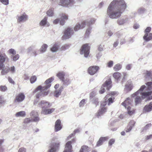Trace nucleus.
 <instances>
[{"instance_id": "f257e3e1", "label": "nucleus", "mask_w": 152, "mask_h": 152, "mask_svg": "<svg viewBox=\"0 0 152 152\" xmlns=\"http://www.w3.org/2000/svg\"><path fill=\"white\" fill-rule=\"evenodd\" d=\"M126 7L124 0H113L107 9V15L110 18L118 19L121 16Z\"/></svg>"}, {"instance_id": "f03ea898", "label": "nucleus", "mask_w": 152, "mask_h": 152, "mask_svg": "<svg viewBox=\"0 0 152 152\" xmlns=\"http://www.w3.org/2000/svg\"><path fill=\"white\" fill-rule=\"evenodd\" d=\"M54 79L53 77H52L46 80L45 82V85L43 87L41 86H38L34 91V93H36V97L39 98L41 96H45L48 95V91H45L51 86L50 84Z\"/></svg>"}, {"instance_id": "7ed1b4c3", "label": "nucleus", "mask_w": 152, "mask_h": 152, "mask_svg": "<svg viewBox=\"0 0 152 152\" xmlns=\"http://www.w3.org/2000/svg\"><path fill=\"white\" fill-rule=\"evenodd\" d=\"M145 87V85L142 86L138 91L132 95V97H136L134 99V102L136 105L141 103L142 98H145L151 94V92H142Z\"/></svg>"}, {"instance_id": "20e7f679", "label": "nucleus", "mask_w": 152, "mask_h": 152, "mask_svg": "<svg viewBox=\"0 0 152 152\" xmlns=\"http://www.w3.org/2000/svg\"><path fill=\"white\" fill-rule=\"evenodd\" d=\"M107 96H106L104 98L105 101L102 102L101 103L100 109L99 110L97 114V116L98 118L100 115L103 114L106 112L107 107L105 106H106L107 102H108V104L109 105L113 102L114 100V98L113 97L109 98L107 100Z\"/></svg>"}, {"instance_id": "39448f33", "label": "nucleus", "mask_w": 152, "mask_h": 152, "mask_svg": "<svg viewBox=\"0 0 152 152\" xmlns=\"http://www.w3.org/2000/svg\"><path fill=\"white\" fill-rule=\"evenodd\" d=\"M144 77L149 82L145 84L147 86L148 89L150 91L152 89V71L146 70L144 73Z\"/></svg>"}, {"instance_id": "423d86ee", "label": "nucleus", "mask_w": 152, "mask_h": 152, "mask_svg": "<svg viewBox=\"0 0 152 152\" xmlns=\"http://www.w3.org/2000/svg\"><path fill=\"white\" fill-rule=\"evenodd\" d=\"M132 101L129 98H127L121 104L126 108H127L128 113L130 115H131L134 113V110L132 109L130 105L131 104Z\"/></svg>"}, {"instance_id": "0eeeda50", "label": "nucleus", "mask_w": 152, "mask_h": 152, "mask_svg": "<svg viewBox=\"0 0 152 152\" xmlns=\"http://www.w3.org/2000/svg\"><path fill=\"white\" fill-rule=\"evenodd\" d=\"M112 81L111 79L110 78L107 80L105 81L101 88V90L99 91L100 94H102L105 91V88L107 90H109L112 87Z\"/></svg>"}, {"instance_id": "6e6552de", "label": "nucleus", "mask_w": 152, "mask_h": 152, "mask_svg": "<svg viewBox=\"0 0 152 152\" xmlns=\"http://www.w3.org/2000/svg\"><path fill=\"white\" fill-rule=\"evenodd\" d=\"M75 4L74 0H59V5L64 7H72Z\"/></svg>"}, {"instance_id": "1a4fd4ad", "label": "nucleus", "mask_w": 152, "mask_h": 152, "mask_svg": "<svg viewBox=\"0 0 152 152\" xmlns=\"http://www.w3.org/2000/svg\"><path fill=\"white\" fill-rule=\"evenodd\" d=\"M90 47L87 44L83 45L80 49V53L81 54H84L85 57H88L89 53Z\"/></svg>"}, {"instance_id": "9d476101", "label": "nucleus", "mask_w": 152, "mask_h": 152, "mask_svg": "<svg viewBox=\"0 0 152 152\" xmlns=\"http://www.w3.org/2000/svg\"><path fill=\"white\" fill-rule=\"evenodd\" d=\"M73 33L72 28L68 27L65 29L64 32V35L62 37V39H66L69 38Z\"/></svg>"}, {"instance_id": "9b49d317", "label": "nucleus", "mask_w": 152, "mask_h": 152, "mask_svg": "<svg viewBox=\"0 0 152 152\" xmlns=\"http://www.w3.org/2000/svg\"><path fill=\"white\" fill-rule=\"evenodd\" d=\"M9 58L5 53L0 54V69L4 66V63L9 61Z\"/></svg>"}, {"instance_id": "f8f14e48", "label": "nucleus", "mask_w": 152, "mask_h": 152, "mask_svg": "<svg viewBox=\"0 0 152 152\" xmlns=\"http://www.w3.org/2000/svg\"><path fill=\"white\" fill-rule=\"evenodd\" d=\"M59 146V143H53L51 144L49 146L48 152H57Z\"/></svg>"}, {"instance_id": "ddd939ff", "label": "nucleus", "mask_w": 152, "mask_h": 152, "mask_svg": "<svg viewBox=\"0 0 152 152\" xmlns=\"http://www.w3.org/2000/svg\"><path fill=\"white\" fill-rule=\"evenodd\" d=\"M17 18L18 23H23L28 20V16L25 13H24L20 16H17Z\"/></svg>"}, {"instance_id": "4468645a", "label": "nucleus", "mask_w": 152, "mask_h": 152, "mask_svg": "<svg viewBox=\"0 0 152 152\" xmlns=\"http://www.w3.org/2000/svg\"><path fill=\"white\" fill-rule=\"evenodd\" d=\"M98 66H93L90 67L88 69V72L89 74L91 75H93L96 73L99 69Z\"/></svg>"}, {"instance_id": "2eb2a0df", "label": "nucleus", "mask_w": 152, "mask_h": 152, "mask_svg": "<svg viewBox=\"0 0 152 152\" xmlns=\"http://www.w3.org/2000/svg\"><path fill=\"white\" fill-rule=\"evenodd\" d=\"M129 19L127 16H124L123 18L118 19L117 21V23L120 25H123L128 22Z\"/></svg>"}, {"instance_id": "dca6fc26", "label": "nucleus", "mask_w": 152, "mask_h": 152, "mask_svg": "<svg viewBox=\"0 0 152 152\" xmlns=\"http://www.w3.org/2000/svg\"><path fill=\"white\" fill-rule=\"evenodd\" d=\"M38 105L42 108V109L49 108L51 106L49 102L44 100L41 101L39 103Z\"/></svg>"}, {"instance_id": "f3484780", "label": "nucleus", "mask_w": 152, "mask_h": 152, "mask_svg": "<svg viewBox=\"0 0 152 152\" xmlns=\"http://www.w3.org/2000/svg\"><path fill=\"white\" fill-rule=\"evenodd\" d=\"M115 34L118 38H121L120 44L121 45H122L126 42V41L124 38L125 36L123 35V34L120 32H118L115 33Z\"/></svg>"}, {"instance_id": "a211bd4d", "label": "nucleus", "mask_w": 152, "mask_h": 152, "mask_svg": "<svg viewBox=\"0 0 152 152\" xmlns=\"http://www.w3.org/2000/svg\"><path fill=\"white\" fill-rule=\"evenodd\" d=\"M73 141H74V140H72L71 141L68 142L66 143L65 150L63 152H72V146L71 144Z\"/></svg>"}, {"instance_id": "6ab92c4d", "label": "nucleus", "mask_w": 152, "mask_h": 152, "mask_svg": "<svg viewBox=\"0 0 152 152\" xmlns=\"http://www.w3.org/2000/svg\"><path fill=\"white\" fill-rule=\"evenodd\" d=\"M30 115L33 118V121L37 122L39 120L37 113L34 111H32L30 114Z\"/></svg>"}, {"instance_id": "aec40b11", "label": "nucleus", "mask_w": 152, "mask_h": 152, "mask_svg": "<svg viewBox=\"0 0 152 152\" xmlns=\"http://www.w3.org/2000/svg\"><path fill=\"white\" fill-rule=\"evenodd\" d=\"M135 123V122L134 121H131L129 124L125 129L126 132H130L132 130L133 127L134 126Z\"/></svg>"}, {"instance_id": "412c9836", "label": "nucleus", "mask_w": 152, "mask_h": 152, "mask_svg": "<svg viewBox=\"0 0 152 152\" xmlns=\"http://www.w3.org/2000/svg\"><path fill=\"white\" fill-rule=\"evenodd\" d=\"M25 96L22 93L19 94L16 97L15 101V102H20L23 101L25 99Z\"/></svg>"}, {"instance_id": "4be33fe9", "label": "nucleus", "mask_w": 152, "mask_h": 152, "mask_svg": "<svg viewBox=\"0 0 152 152\" xmlns=\"http://www.w3.org/2000/svg\"><path fill=\"white\" fill-rule=\"evenodd\" d=\"M39 25L41 26H49L50 24L47 21V18L45 17L40 22Z\"/></svg>"}, {"instance_id": "5701e85b", "label": "nucleus", "mask_w": 152, "mask_h": 152, "mask_svg": "<svg viewBox=\"0 0 152 152\" xmlns=\"http://www.w3.org/2000/svg\"><path fill=\"white\" fill-rule=\"evenodd\" d=\"M64 88L63 86H61L58 89L56 90L54 92L53 95L57 98L60 95L62 91Z\"/></svg>"}, {"instance_id": "b1692460", "label": "nucleus", "mask_w": 152, "mask_h": 152, "mask_svg": "<svg viewBox=\"0 0 152 152\" xmlns=\"http://www.w3.org/2000/svg\"><path fill=\"white\" fill-rule=\"evenodd\" d=\"M96 21V19L94 18H91L90 20H86L84 21H83V24H85V26L87 25L90 26L92 24H94Z\"/></svg>"}, {"instance_id": "393cba45", "label": "nucleus", "mask_w": 152, "mask_h": 152, "mask_svg": "<svg viewBox=\"0 0 152 152\" xmlns=\"http://www.w3.org/2000/svg\"><path fill=\"white\" fill-rule=\"evenodd\" d=\"M54 110L55 109L53 108L49 109L45 108L42 110L41 113L44 115L50 114L53 112Z\"/></svg>"}, {"instance_id": "a878e982", "label": "nucleus", "mask_w": 152, "mask_h": 152, "mask_svg": "<svg viewBox=\"0 0 152 152\" xmlns=\"http://www.w3.org/2000/svg\"><path fill=\"white\" fill-rule=\"evenodd\" d=\"M61 124V121L60 120L58 119L56 121L55 124V131H58L61 129L62 126Z\"/></svg>"}, {"instance_id": "bb28decb", "label": "nucleus", "mask_w": 152, "mask_h": 152, "mask_svg": "<svg viewBox=\"0 0 152 152\" xmlns=\"http://www.w3.org/2000/svg\"><path fill=\"white\" fill-rule=\"evenodd\" d=\"M68 19V16L65 14H62L61 17V20L60 23L61 25H63L65 23V20H67Z\"/></svg>"}, {"instance_id": "cd10ccee", "label": "nucleus", "mask_w": 152, "mask_h": 152, "mask_svg": "<svg viewBox=\"0 0 152 152\" xmlns=\"http://www.w3.org/2000/svg\"><path fill=\"white\" fill-rule=\"evenodd\" d=\"M143 39L146 42H148L152 39V33H145L143 37Z\"/></svg>"}, {"instance_id": "c85d7f7f", "label": "nucleus", "mask_w": 152, "mask_h": 152, "mask_svg": "<svg viewBox=\"0 0 152 152\" xmlns=\"http://www.w3.org/2000/svg\"><path fill=\"white\" fill-rule=\"evenodd\" d=\"M108 139L107 137H101L96 144V146H99L101 145L103 142L107 140Z\"/></svg>"}, {"instance_id": "c756f323", "label": "nucleus", "mask_w": 152, "mask_h": 152, "mask_svg": "<svg viewBox=\"0 0 152 152\" xmlns=\"http://www.w3.org/2000/svg\"><path fill=\"white\" fill-rule=\"evenodd\" d=\"M83 22L80 25L79 23H77L74 27V29L75 31H77L80 28H82L85 26V24H82Z\"/></svg>"}, {"instance_id": "7c9ffc66", "label": "nucleus", "mask_w": 152, "mask_h": 152, "mask_svg": "<svg viewBox=\"0 0 152 152\" xmlns=\"http://www.w3.org/2000/svg\"><path fill=\"white\" fill-rule=\"evenodd\" d=\"M90 148L87 145H84L81 147L79 152H89Z\"/></svg>"}, {"instance_id": "2f4dec72", "label": "nucleus", "mask_w": 152, "mask_h": 152, "mask_svg": "<svg viewBox=\"0 0 152 152\" xmlns=\"http://www.w3.org/2000/svg\"><path fill=\"white\" fill-rule=\"evenodd\" d=\"M152 109V102H151L148 105H146L144 107V110L148 112L151 111Z\"/></svg>"}, {"instance_id": "473e14b6", "label": "nucleus", "mask_w": 152, "mask_h": 152, "mask_svg": "<svg viewBox=\"0 0 152 152\" xmlns=\"http://www.w3.org/2000/svg\"><path fill=\"white\" fill-rule=\"evenodd\" d=\"M59 47V46L58 44L55 43L50 48V50L53 52H56L58 50Z\"/></svg>"}, {"instance_id": "72a5a7b5", "label": "nucleus", "mask_w": 152, "mask_h": 152, "mask_svg": "<svg viewBox=\"0 0 152 152\" xmlns=\"http://www.w3.org/2000/svg\"><path fill=\"white\" fill-rule=\"evenodd\" d=\"M65 75V73L63 72H59L56 75L57 77L61 81L64 79Z\"/></svg>"}, {"instance_id": "f704fd0d", "label": "nucleus", "mask_w": 152, "mask_h": 152, "mask_svg": "<svg viewBox=\"0 0 152 152\" xmlns=\"http://www.w3.org/2000/svg\"><path fill=\"white\" fill-rule=\"evenodd\" d=\"M26 115V113L24 111H22L17 113L15 114L16 117H23Z\"/></svg>"}, {"instance_id": "c9c22d12", "label": "nucleus", "mask_w": 152, "mask_h": 152, "mask_svg": "<svg viewBox=\"0 0 152 152\" xmlns=\"http://www.w3.org/2000/svg\"><path fill=\"white\" fill-rule=\"evenodd\" d=\"M113 77H114L117 80V82H118V80L121 77V74L119 72H115L113 74Z\"/></svg>"}, {"instance_id": "e433bc0d", "label": "nucleus", "mask_w": 152, "mask_h": 152, "mask_svg": "<svg viewBox=\"0 0 152 152\" xmlns=\"http://www.w3.org/2000/svg\"><path fill=\"white\" fill-rule=\"evenodd\" d=\"M146 9L144 7H141L138 8L137 10V13L139 15L144 13L146 11Z\"/></svg>"}, {"instance_id": "4c0bfd02", "label": "nucleus", "mask_w": 152, "mask_h": 152, "mask_svg": "<svg viewBox=\"0 0 152 152\" xmlns=\"http://www.w3.org/2000/svg\"><path fill=\"white\" fill-rule=\"evenodd\" d=\"M132 89V86L131 84H126L125 86V91L126 92L130 91Z\"/></svg>"}, {"instance_id": "58836bf2", "label": "nucleus", "mask_w": 152, "mask_h": 152, "mask_svg": "<svg viewBox=\"0 0 152 152\" xmlns=\"http://www.w3.org/2000/svg\"><path fill=\"white\" fill-rule=\"evenodd\" d=\"M54 8H51L47 12V14L49 16H52L54 14Z\"/></svg>"}, {"instance_id": "ea45409f", "label": "nucleus", "mask_w": 152, "mask_h": 152, "mask_svg": "<svg viewBox=\"0 0 152 152\" xmlns=\"http://www.w3.org/2000/svg\"><path fill=\"white\" fill-rule=\"evenodd\" d=\"M122 66L121 64H118L115 65L113 69L115 71H118L121 69Z\"/></svg>"}, {"instance_id": "a19ab883", "label": "nucleus", "mask_w": 152, "mask_h": 152, "mask_svg": "<svg viewBox=\"0 0 152 152\" xmlns=\"http://www.w3.org/2000/svg\"><path fill=\"white\" fill-rule=\"evenodd\" d=\"M48 47V45L46 44H44L42 46L40 50V51L44 53L45 52Z\"/></svg>"}, {"instance_id": "79ce46f5", "label": "nucleus", "mask_w": 152, "mask_h": 152, "mask_svg": "<svg viewBox=\"0 0 152 152\" xmlns=\"http://www.w3.org/2000/svg\"><path fill=\"white\" fill-rule=\"evenodd\" d=\"M10 69L9 68L3 69L1 72V75H4L7 74L9 72Z\"/></svg>"}, {"instance_id": "37998d69", "label": "nucleus", "mask_w": 152, "mask_h": 152, "mask_svg": "<svg viewBox=\"0 0 152 152\" xmlns=\"http://www.w3.org/2000/svg\"><path fill=\"white\" fill-rule=\"evenodd\" d=\"M61 81L63 82L64 84H66L67 85H68L70 83V81L67 78H64V79Z\"/></svg>"}, {"instance_id": "c03bdc74", "label": "nucleus", "mask_w": 152, "mask_h": 152, "mask_svg": "<svg viewBox=\"0 0 152 152\" xmlns=\"http://www.w3.org/2000/svg\"><path fill=\"white\" fill-rule=\"evenodd\" d=\"M19 56L18 54L11 56L10 57L11 59H12L13 61H15L18 60L19 59Z\"/></svg>"}, {"instance_id": "a18cd8bd", "label": "nucleus", "mask_w": 152, "mask_h": 152, "mask_svg": "<svg viewBox=\"0 0 152 152\" xmlns=\"http://www.w3.org/2000/svg\"><path fill=\"white\" fill-rule=\"evenodd\" d=\"M91 101L93 102L94 104H95V106L96 107L98 104L99 103L98 99L96 98H94L91 99Z\"/></svg>"}, {"instance_id": "49530a36", "label": "nucleus", "mask_w": 152, "mask_h": 152, "mask_svg": "<svg viewBox=\"0 0 152 152\" xmlns=\"http://www.w3.org/2000/svg\"><path fill=\"white\" fill-rule=\"evenodd\" d=\"M151 126V123L146 125L143 128L142 131H145L149 129Z\"/></svg>"}, {"instance_id": "de8ad7c7", "label": "nucleus", "mask_w": 152, "mask_h": 152, "mask_svg": "<svg viewBox=\"0 0 152 152\" xmlns=\"http://www.w3.org/2000/svg\"><path fill=\"white\" fill-rule=\"evenodd\" d=\"M36 48V46L35 45H32L31 46L28 48L27 49L28 52H29L31 51H32Z\"/></svg>"}, {"instance_id": "09e8293b", "label": "nucleus", "mask_w": 152, "mask_h": 152, "mask_svg": "<svg viewBox=\"0 0 152 152\" xmlns=\"http://www.w3.org/2000/svg\"><path fill=\"white\" fill-rule=\"evenodd\" d=\"M69 48V46L67 45H64L62 46L60 48L61 50H65Z\"/></svg>"}, {"instance_id": "8fccbe9b", "label": "nucleus", "mask_w": 152, "mask_h": 152, "mask_svg": "<svg viewBox=\"0 0 152 152\" xmlns=\"http://www.w3.org/2000/svg\"><path fill=\"white\" fill-rule=\"evenodd\" d=\"M7 89V87L5 86H0V90L2 92H5Z\"/></svg>"}, {"instance_id": "3c124183", "label": "nucleus", "mask_w": 152, "mask_h": 152, "mask_svg": "<svg viewBox=\"0 0 152 152\" xmlns=\"http://www.w3.org/2000/svg\"><path fill=\"white\" fill-rule=\"evenodd\" d=\"M86 102V100L85 99H83L79 103V105L80 107L83 106Z\"/></svg>"}, {"instance_id": "603ef678", "label": "nucleus", "mask_w": 152, "mask_h": 152, "mask_svg": "<svg viewBox=\"0 0 152 152\" xmlns=\"http://www.w3.org/2000/svg\"><path fill=\"white\" fill-rule=\"evenodd\" d=\"M36 80L37 77L35 76H34L32 77L30 79L31 83H34Z\"/></svg>"}, {"instance_id": "864d4df0", "label": "nucleus", "mask_w": 152, "mask_h": 152, "mask_svg": "<svg viewBox=\"0 0 152 152\" xmlns=\"http://www.w3.org/2000/svg\"><path fill=\"white\" fill-rule=\"evenodd\" d=\"M91 28L90 26H89V27L87 29L86 32V36H88L89 35V34L91 32Z\"/></svg>"}, {"instance_id": "5fc2aeb1", "label": "nucleus", "mask_w": 152, "mask_h": 152, "mask_svg": "<svg viewBox=\"0 0 152 152\" xmlns=\"http://www.w3.org/2000/svg\"><path fill=\"white\" fill-rule=\"evenodd\" d=\"M9 52L10 53L13 55H15L16 54V51L15 50L13 49H10L9 50Z\"/></svg>"}, {"instance_id": "6e6d98bb", "label": "nucleus", "mask_w": 152, "mask_h": 152, "mask_svg": "<svg viewBox=\"0 0 152 152\" xmlns=\"http://www.w3.org/2000/svg\"><path fill=\"white\" fill-rule=\"evenodd\" d=\"M32 121V120L30 118H26L24 120V123L25 124H28Z\"/></svg>"}, {"instance_id": "4d7b16f0", "label": "nucleus", "mask_w": 152, "mask_h": 152, "mask_svg": "<svg viewBox=\"0 0 152 152\" xmlns=\"http://www.w3.org/2000/svg\"><path fill=\"white\" fill-rule=\"evenodd\" d=\"M0 1L5 5H7L9 4V0H0Z\"/></svg>"}, {"instance_id": "13d9d810", "label": "nucleus", "mask_w": 152, "mask_h": 152, "mask_svg": "<svg viewBox=\"0 0 152 152\" xmlns=\"http://www.w3.org/2000/svg\"><path fill=\"white\" fill-rule=\"evenodd\" d=\"M113 61H110L107 63V66L109 67H111L113 66Z\"/></svg>"}, {"instance_id": "bf43d9fd", "label": "nucleus", "mask_w": 152, "mask_h": 152, "mask_svg": "<svg viewBox=\"0 0 152 152\" xmlns=\"http://www.w3.org/2000/svg\"><path fill=\"white\" fill-rule=\"evenodd\" d=\"M104 47V45H100L98 48V50L99 51H102L103 50V48Z\"/></svg>"}, {"instance_id": "052dcab7", "label": "nucleus", "mask_w": 152, "mask_h": 152, "mask_svg": "<svg viewBox=\"0 0 152 152\" xmlns=\"http://www.w3.org/2000/svg\"><path fill=\"white\" fill-rule=\"evenodd\" d=\"M115 140L113 139H110L109 142V145H112L115 142Z\"/></svg>"}, {"instance_id": "680f3d73", "label": "nucleus", "mask_w": 152, "mask_h": 152, "mask_svg": "<svg viewBox=\"0 0 152 152\" xmlns=\"http://www.w3.org/2000/svg\"><path fill=\"white\" fill-rule=\"evenodd\" d=\"M104 2H103V1L101 2L98 5V7L99 9H101L103 7V6H104Z\"/></svg>"}, {"instance_id": "e2e57ef3", "label": "nucleus", "mask_w": 152, "mask_h": 152, "mask_svg": "<svg viewBox=\"0 0 152 152\" xmlns=\"http://www.w3.org/2000/svg\"><path fill=\"white\" fill-rule=\"evenodd\" d=\"M151 28L150 27H147L145 31V33H148L151 31Z\"/></svg>"}, {"instance_id": "0e129e2a", "label": "nucleus", "mask_w": 152, "mask_h": 152, "mask_svg": "<svg viewBox=\"0 0 152 152\" xmlns=\"http://www.w3.org/2000/svg\"><path fill=\"white\" fill-rule=\"evenodd\" d=\"M150 139H151L152 140V134L145 136V140H148Z\"/></svg>"}, {"instance_id": "69168bd1", "label": "nucleus", "mask_w": 152, "mask_h": 152, "mask_svg": "<svg viewBox=\"0 0 152 152\" xmlns=\"http://www.w3.org/2000/svg\"><path fill=\"white\" fill-rule=\"evenodd\" d=\"M18 152H26V149L23 148H20Z\"/></svg>"}, {"instance_id": "338daca9", "label": "nucleus", "mask_w": 152, "mask_h": 152, "mask_svg": "<svg viewBox=\"0 0 152 152\" xmlns=\"http://www.w3.org/2000/svg\"><path fill=\"white\" fill-rule=\"evenodd\" d=\"M119 43L118 40L117 39L116 41L114 42L113 44V46L114 47H116L117 46Z\"/></svg>"}, {"instance_id": "774afa93", "label": "nucleus", "mask_w": 152, "mask_h": 152, "mask_svg": "<svg viewBox=\"0 0 152 152\" xmlns=\"http://www.w3.org/2000/svg\"><path fill=\"white\" fill-rule=\"evenodd\" d=\"M102 55V53L101 52H99L96 55V57L98 59H99L100 58V57Z\"/></svg>"}]
</instances>
